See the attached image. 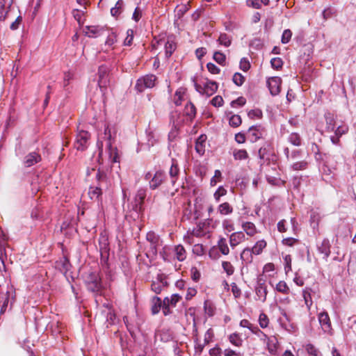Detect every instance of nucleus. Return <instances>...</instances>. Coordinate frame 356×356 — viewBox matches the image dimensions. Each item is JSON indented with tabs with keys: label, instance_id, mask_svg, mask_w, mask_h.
Returning <instances> with one entry per match:
<instances>
[{
	"label": "nucleus",
	"instance_id": "nucleus-22",
	"mask_svg": "<svg viewBox=\"0 0 356 356\" xmlns=\"http://www.w3.org/2000/svg\"><path fill=\"white\" fill-rule=\"evenodd\" d=\"M101 315L105 317L106 322L108 323L107 327L115 323L116 316L112 308L107 307L106 310H102Z\"/></svg>",
	"mask_w": 356,
	"mask_h": 356
},
{
	"label": "nucleus",
	"instance_id": "nucleus-62",
	"mask_svg": "<svg viewBox=\"0 0 356 356\" xmlns=\"http://www.w3.org/2000/svg\"><path fill=\"white\" fill-rule=\"evenodd\" d=\"M302 296L305 300V302L308 308V309H310V307L312 305V300L311 298L310 293L307 291L306 290H304L302 292Z\"/></svg>",
	"mask_w": 356,
	"mask_h": 356
},
{
	"label": "nucleus",
	"instance_id": "nucleus-46",
	"mask_svg": "<svg viewBox=\"0 0 356 356\" xmlns=\"http://www.w3.org/2000/svg\"><path fill=\"white\" fill-rule=\"evenodd\" d=\"M270 144L266 143L258 151V156L260 159H264L265 156L269 153Z\"/></svg>",
	"mask_w": 356,
	"mask_h": 356
},
{
	"label": "nucleus",
	"instance_id": "nucleus-20",
	"mask_svg": "<svg viewBox=\"0 0 356 356\" xmlns=\"http://www.w3.org/2000/svg\"><path fill=\"white\" fill-rule=\"evenodd\" d=\"M204 95L210 97L218 90V83L216 81L207 80L204 83Z\"/></svg>",
	"mask_w": 356,
	"mask_h": 356
},
{
	"label": "nucleus",
	"instance_id": "nucleus-19",
	"mask_svg": "<svg viewBox=\"0 0 356 356\" xmlns=\"http://www.w3.org/2000/svg\"><path fill=\"white\" fill-rule=\"evenodd\" d=\"M178 115L179 113L177 112H172L171 113L170 121L172 122L173 128L168 134V138L170 140H173L177 134L178 126L179 122L177 120H175V118L178 117Z\"/></svg>",
	"mask_w": 356,
	"mask_h": 356
},
{
	"label": "nucleus",
	"instance_id": "nucleus-63",
	"mask_svg": "<svg viewBox=\"0 0 356 356\" xmlns=\"http://www.w3.org/2000/svg\"><path fill=\"white\" fill-rule=\"evenodd\" d=\"M246 100L243 97H239L231 102L232 107L243 106L245 104Z\"/></svg>",
	"mask_w": 356,
	"mask_h": 356
},
{
	"label": "nucleus",
	"instance_id": "nucleus-3",
	"mask_svg": "<svg viewBox=\"0 0 356 356\" xmlns=\"http://www.w3.org/2000/svg\"><path fill=\"white\" fill-rule=\"evenodd\" d=\"M84 282L87 289L92 292H97L102 288V282L97 271H89L84 277Z\"/></svg>",
	"mask_w": 356,
	"mask_h": 356
},
{
	"label": "nucleus",
	"instance_id": "nucleus-29",
	"mask_svg": "<svg viewBox=\"0 0 356 356\" xmlns=\"http://www.w3.org/2000/svg\"><path fill=\"white\" fill-rule=\"evenodd\" d=\"M253 252L251 248H245L241 254V259L245 264H250L252 261Z\"/></svg>",
	"mask_w": 356,
	"mask_h": 356
},
{
	"label": "nucleus",
	"instance_id": "nucleus-61",
	"mask_svg": "<svg viewBox=\"0 0 356 356\" xmlns=\"http://www.w3.org/2000/svg\"><path fill=\"white\" fill-rule=\"evenodd\" d=\"M248 115L250 118L254 119V118H261L262 117V112L260 109H253L250 110Z\"/></svg>",
	"mask_w": 356,
	"mask_h": 356
},
{
	"label": "nucleus",
	"instance_id": "nucleus-14",
	"mask_svg": "<svg viewBox=\"0 0 356 356\" xmlns=\"http://www.w3.org/2000/svg\"><path fill=\"white\" fill-rule=\"evenodd\" d=\"M41 161V156L35 152H30L24 159V165L25 167L29 168L39 163Z\"/></svg>",
	"mask_w": 356,
	"mask_h": 356
},
{
	"label": "nucleus",
	"instance_id": "nucleus-58",
	"mask_svg": "<svg viewBox=\"0 0 356 356\" xmlns=\"http://www.w3.org/2000/svg\"><path fill=\"white\" fill-rule=\"evenodd\" d=\"M127 35V38L124 40V44L125 46H130L134 39V31L132 29H128Z\"/></svg>",
	"mask_w": 356,
	"mask_h": 356
},
{
	"label": "nucleus",
	"instance_id": "nucleus-33",
	"mask_svg": "<svg viewBox=\"0 0 356 356\" xmlns=\"http://www.w3.org/2000/svg\"><path fill=\"white\" fill-rule=\"evenodd\" d=\"M218 211L222 215H228L233 212V208L228 202H224L218 206Z\"/></svg>",
	"mask_w": 356,
	"mask_h": 356
},
{
	"label": "nucleus",
	"instance_id": "nucleus-48",
	"mask_svg": "<svg viewBox=\"0 0 356 356\" xmlns=\"http://www.w3.org/2000/svg\"><path fill=\"white\" fill-rule=\"evenodd\" d=\"M213 60L220 65H224L225 63V55L220 51H216L213 56Z\"/></svg>",
	"mask_w": 356,
	"mask_h": 356
},
{
	"label": "nucleus",
	"instance_id": "nucleus-55",
	"mask_svg": "<svg viewBox=\"0 0 356 356\" xmlns=\"http://www.w3.org/2000/svg\"><path fill=\"white\" fill-rule=\"evenodd\" d=\"M292 36V32L290 29H285L282 35L281 42L282 44H287Z\"/></svg>",
	"mask_w": 356,
	"mask_h": 356
},
{
	"label": "nucleus",
	"instance_id": "nucleus-13",
	"mask_svg": "<svg viewBox=\"0 0 356 356\" xmlns=\"http://www.w3.org/2000/svg\"><path fill=\"white\" fill-rule=\"evenodd\" d=\"M281 83L282 79L278 76H273L267 80V86L273 96H276L280 93Z\"/></svg>",
	"mask_w": 356,
	"mask_h": 356
},
{
	"label": "nucleus",
	"instance_id": "nucleus-10",
	"mask_svg": "<svg viewBox=\"0 0 356 356\" xmlns=\"http://www.w3.org/2000/svg\"><path fill=\"white\" fill-rule=\"evenodd\" d=\"M107 31L104 26H86L83 28L84 34L89 38H97Z\"/></svg>",
	"mask_w": 356,
	"mask_h": 356
},
{
	"label": "nucleus",
	"instance_id": "nucleus-44",
	"mask_svg": "<svg viewBox=\"0 0 356 356\" xmlns=\"http://www.w3.org/2000/svg\"><path fill=\"white\" fill-rule=\"evenodd\" d=\"M233 156L236 160H244L248 157V154L245 149H235Z\"/></svg>",
	"mask_w": 356,
	"mask_h": 356
},
{
	"label": "nucleus",
	"instance_id": "nucleus-21",
	"mask_svg": "<svg viewBox=\"0 0 356 356\" xmlns=\"http://www.w3.org/2000/svg\"><path fill=\"white\" fill-rule=\"evenodd\" d=\"M266 348L271 355H276L277 351L278 341L275 337H268L266 341Z\"/></svg>",
	"mask_w": 356,
	"mask_h": 356
},
{
	"label": "nucleus",
	"instance_id": "nucleus-27",
	"mask_svg": "<svg viewBox=\"0 0 356 356\" xmlns=\"http://www.w3.org/2000/svg\"><path fill=\"white\" fill-rule=\"evenodd\" d=\"M99 252H110L108 239L106 236L101 235L99 239Z\"/></svg>",
	"mask_w": 356,
	"mask_h": 356
},
{
	"label": "nucleus",
	"instance_id": "nucleus-53",
	"mask_svg": "<svg viewBox=\"0 0 356 356\" xmlns=\"http://www.w3.org/2000/svg\"><path fill=\"white\" fill-rule=\"evenodd\" d=\"M308 163L305 161H301L294 163L291 165V168L293 170H302L307 168Z\"/></svg>",
	"mask_w": 356,
	"mask_h": 356
},
{
	"label": "nucleus",
	"instance_id": "nucleus-12",
	"mask_svg": "<svg viewBox=\"0 0 356 356\" xmlns=\"http://www.w3.org/2000/svg\"><path fill=\"white\" fill-rule=\"evenodd\" d=\"M166 175L163 170H157L149 180V188L152 190L158 188L165 180Z\"/></svg>",
	"mask_w": 356,
	"mask_h": 356
},
{
	"label": "nucleus",
	"instance_id": "nucleus-26",
	"mask_svg": "<svg viewBox=\"0 0 356 356\" xmlns=\"http://www.w3.org/2000/svg\"><path fill=\"white\" fill-rule=\"evenodd\" d=\"M162 306V301L159 297L154 296L152 298L151 312L153 315L157 314Z\"/></svg>",
	"mask_w": 356,
	"mask_h": 356
},
{
	"label": "nucleus",
	"instance_id": "nucleus-8",
	"mask_svg": "<svg viewBox=\"0 0 356 356\" xmlns=\"http://www.w3.org/2000/svg\"><path fill=\"white\" fill-rule=\"evenodd\" d=\"M266 133L265 129L261 125L252 126L249 128L248 136L252 143L257 142L262 138Z\"/></svg>",
	"mask_w": 356,
	"mask_h": 356
},
{
	"label": "nucleus",
	"instance_id": "nucleus-34",
	"mask_svg": "<svg viewBox=\"0 0 356 356\" xmlns=\"http://www.w3.org/2000/svg\"><path fill=\"white\" fill-rule=\"evenodd\" d=\"M185 113L191 120H193L196 115V108L195 105L191 102H188L185 106Z\"/></svg>",
	"mask_w": 356,
	"mask_h": 356
},
{
	"label": "nucleus",
	"instance_id": "nucleus-38",
	"mask_svg": "<svg viewBox=\"0 0 356 356\" xmlns=\"http://www.w3.org/2000/svg\"><path fill=\"white\" fill-rule=\"evenodd\" d=\"M176 49V45L172 41H168L165 44V54L166 58H170Z\"/></svg>",
	"mask_w": 356,
	"mask_h": 356
},
{
	"label": "nucleus",
	"instance_id": "nucleus-30",
	"mask_svg": "<svg viewBox=\"0 0 356 356\" xmlns=\"http://www.w3.org/2000/svg\"><path fill=\"white\" fill-rule=\"evenodd\" d=\"M70 266V261L66 257H63L56 261V268L60 271L66 273Z\"/></svg>",
	"mask_w": 356,
	"mask_h": 356
},
{
	"label": "nucleus",
	"instance_id": "nucleus-18",
	"mask_svg": "<svg viewBox=\"0 0 356 356\" xmlns=\"http://www.w3.org/2000/svg\"><path fill=\"white\" fill-rule=\"evenodd\" d=\"M318 252L323 255V258L327 259L330 254V243L328 239L322 241L320 245H318Z\"/></svg>",
	"mask_w": 356,
	"mask_h": 356
},
{
	"label": "nucleus",
	"instance_id": "nucleus-56",
	"mask_svg": "<svg viewBox=\"0 0 356 356\" xmlns=\"http://www.w3.org/2000/svg\"><path fill=\"white\" fill-rule=\"evenodd\" d=\"M335 13V10L333 8L328 7L323 10L322 12V16L324 20H327L331 18Z\"/></svg>",
	"mask_w": 356,
	"mask_h": 356
},
{
	"label": "nucleus",
	"instance_id": "nucleus-6",
	"mask_svg": "<svg viewBox=\"0 0 356 356\" xmlns=\"http://www.w3.org/2000/svg\"><path fill=\"white\" fill-rule=\"evenodd\" d=\"M90 134L86 131L81 130L76 134V140L74 142V147L79 151H84L87 149Z\"/></svg>",
	"mask_w": 356,
	"mask_h": 356
},
{
	"label": "nucleus",
	"instance_id": "nucleus-17",
	"mask_svg": "<svg viewBox=\"0 0 356 356\" xmlns=\"http://www.w3.org/2000/svg\"><path fill=\"white\" fill-rule=\"evenodd\" d=\"M207 136L205 134H201L195 142V150L200 155H203L205 152Z\"/></svg>",
	"mask_w": 356,
	"mask_h": 356
},
{
	"label": "nucleus",
	"instance_id": "nucleus-5",
	"mask_svg": "<svg viewBox=\"0 0 356 356\" xmlns=\"http://www.w3.org/2000/svg\"><path fill=\"white\" fill-rule=\"evenodd\" d=\"M156 79L155 75L147 74L137 80L135 88L138 92H142L147 88H153L155 86Z\"/></svg>",
	"mask_w": 356,
	"mask_h": 356
},
{
	"label": "nucleus",
	"instance_id": "nucleus-39",
	"mask_svg": "<svg viewBox=\"0 0 356 356\" xmlns=\"http://www.w3.org/2000/svg\"><path fill=\"white\" fill-rule=\"evenodd\" d=\"M5 5L6 0H0V21H3L6 19L10 7V4L7 8Z\"/></svg>",
	"mask_w": 356,
	"mask_h": 356
},
{
	"label": "nucleus",
	"instance_id": "nucleus-45",
	"mask_svg": "<svg viewBox=\"0 0 356 356\" xmlns=\"http://www.w3.org/2000/svg\"><path fill=\"white\" fill-rule=\"evenodd\" d=\"M229 341L232 344L240 347L242 345L243 340L237 333H233L229 337Z\"/></svg>",
	"mask_w": 356,
	"mask_h": 356
},
{
	"label": "nucleus",
	"instance_id": "nucleus-4",
	"mask_svg": "<svg viewBox=\"0 0 356 356\" xmlns=\"http://www.w3.org/2000/svg\"><path fill=\"white\" fill-rule=\"evenodd\" d=\"M96 179L98 181V186H91L88 191V195L91 200H97L102 195V186L106 181V175L104 172L99 170L96 172Z\"/></svg>",
	"mask_w": 356,
	"mask_h": 356
},
{
	"label": "nucleus",
	"instance_id": "nucleus-36",
	"mask_svg": "<svg viewBox=\"0 0 356 356\" xmlns=\"http://www.w3.org/2000/svg\"><path fill=\"white\" fill-rule=\"evenodd\" d=\"M276 291L278 292L288 295L290 293V289L284 281H280L275 287Z\"/></svg>",
	"mask_w": 356,
	"mask_h": 356
},
{
	"label": "nucleus",
	"instance_id": "nucleus-37",
	"mask_svg": "<svg viewBox=\"0 0 356 356\" xmlns=\"http://www.w3.org/2000/svg\"><path fill=\"white\" fill-rule=\"evenodd\" d=\"M288 140L290 143L295 146H300L301 145V138L298 133L293 132L291 133L288 138Z\"/></svg>",
	"mask_w": 356,
	"mask_h": 356
},
{
	"label": "nucleus",
	"instance_id": "nucleus-25",
	"mask_svg": "<svg viewBox=\"0 0 356 356\" xmlns=\"http://www.w3.org/2000/svg\"><path fill=\"white\" fill-rule=\"evenodd\" d=\"M167 286V282L163 280L157 279L153 281L151 284V289L156 294H159L163 289Z\"/></svg>",
	"mask_w": 356,
	"mask_h": 356
},
{
	"label": "nucleus",
	"instance_id": "nucleus-51",
	"mask_svg": "<svg viewBox=\"0 0 356 356\" xmlns=\"http://www.w3.org/2000/svg\"><path fill=\"white\" fill-rule=\"evenodd\" d=\"M222 266L223 270L226 272L227 275L230 276L234 272V268L232 264L229 261H222Z\"/></svg>",
	"mask_w": 356,
	"mask_h": 356
},
{
	"label": "nucleus",
	"instance_id": "nucleus-23",
	"mask_svg": "<svg viewBox=\"0 0 356 356\" xmlns=\"http://www.w3.org/2000/svg\"><path fill=\"white\" fill-rule=\"evenodd\" d=\"M325 130L327 132L331 133L334 131V128L336 127V122L334 118V116L330 113H327L325 114Z\"/></svg>",
	"mask_w": 356,
	"mask_h": 356
},
{
	"label": "nucleus",
	"instance_id": "nucleus-15",
	"mask_svg": "<svg viewBox=\"0 0 356 356\" xmlns=\"http://www.w3.org/2000/svg\"><path fill=\"white\" fill-rule=\"evenodd\" d=\"M245 240V236L243 232H236L229 236V244L234 249L236 245Z\"/></svg>",
	"mask_w": 356,
	"mask_h": 356
},
{
	"label": "nucleus",
	"instance_id": "nucleus-40",
	"mask_svg": "<svg viewBox=\"0 0 356 356\" xmlns=\"http://www.w3.org/2000/svg\"><path fill=\"white\" fill-rule=\"evenodd\" d=\"M218 42L226 47L231 45L232 39L227 33H220L218 40Z\"/></svg>",
	"mask_w": 356,
	"mask_h": 356
},
{
	"label": "nucleus",
	"instance_id": "nucleus-24",
	"mask_svg": "<svg viewBox=\"0 0 356 356\" xmlns=\"http://www.w3.org/2000/svg\"><path fill=\"white\" fill-rule=\"evenodd\" d=\"M243 231L250 236H253L257 233L255 225L252 222H245L242 223Z\"/></svg>",
	"mask_w": 356,
	"mask_h": 356
},
{
	"label": "nucleus",
	"instance_id": "nucleus-16",
	"mask_svg": "<svg viewBox=\"0 0 356 356\" xmlns=\"http://www.w3.org/2000/svg\"><path fill=\"white\" fill-rule=\"evenodd\" d=\"M169 175L171 178L172 184L175 185L179 175V168L178 166V162L175 159H172V164L169 170Z\"/></svg>",
	"mask_w": 356,
	"mask_h": 356
},
{
	"label": "nucleus",
	"instance_id": "nucleus-9",
	"mask_svg": "<svg viewBox=\"0 0 356 356\" xmlns=\"http://www.w3.org/2000/svg\"><path fill=\"white\" fill-rule=\"evenodd\" d=\"M318 318L323 331L325 333L332 334L331 321L327 312L324 311L319 313Z\"/></svg>",
	"mask_w": 356,
	"mask_h": 356
},
{
	"label": "nucleus",
	"instance_id": "nucleus-49",
	"mask_svg": "<svg viewBox=\"0 0 356 356\" xmlns=\"http://www.w3.org/2000/svg\"><path fill=\"white\" fill-rule=\"evenodd\" d=\"M241 118L238 115H232L229 119V124L231 127H237L241 124Z\"/></svg>",
	"mask_w": 356,
	"mask_h": 356
},
{
	"label": "nucleus",
	"instance_id": "nucleus-32",
	"mask_svg": "<svg viewBox=\"0 0 356 356\" xmlns=\"http://www.w3.org/2000/svg\"><path fill=\"white\" fill-rule=\"evenodd\" d=\"M218 247L222 254L227 255L229 254V249L226 238L223 237L220 238L218 241Z\"/></svg>",
	"mask_w": 356,
	"mask_h": 356
},
{
	"label": "nucleus",
	"instance_id": "nucleus-43",
	"mask_svg": "<svg viewBox=\"0 0 356 356\" xmlns=\"http://www.w3.org/2000/svg\"><path fill=\"white\" fill-rule=\"evenodd\" d=\"M109 255L110 252L100 253V264L103 269L109 268Z\"/></svg>",
	"mask_w": 356,
	"mask_h": 356
},
{
	"label": "nucleus",
	"instance_id": "nucleus-52",
	"mask_svg": "<svg viewBox=\"0 0 356 356\" xmlns=\"http://www.w3.org/2000/svg\"><path fill=\"white\" fill-rule=\"evenodd\" d=\"M233 82L238 86H241L245 81V77L239 72H236L232 78Z\"/></svg>",
	"mask_w": 356,
	"mask_h": 356
},
{
	"label": "nucleus",
	"instance_id": "nucleus-41",
	"mask_svg": "<svg viewBox=\"0 0 356 356\" xmlns=\"http://www.w3.org/2000/svg\"><path fill=\"white\" fill-rule=\"evenodd\" d=\"M124 6V2L122 0H118L115 3V7L111 9V14L112 16H118L122 11V8Z\"/></svg>",
	"mask_w": 356,
	"mask_h": 356
},
{
	"label": "nucleus",
	"instance_id": "nucleus-64",
	"mask_svg": "<svg viewBox=\"0 0 356 356\" xmlns=\"http://www.w3.org/2000/svg\"><path fill=\"white\" fill-rule=\"evenodd\" d=\"M239 67L241 70L247 72L250 67V64L245 58H243L241 59Z\"/></svg>",
	"mask_w": 356,
	"mask_h": 356
},
{
	"label": "nucleus",
	"instance_id": "nucleus-42",
	"mask_svg": "<svg viewBox=\"0 0 356 356\" xmlns=\"http://www.w3.org/2000/svg\"><path fill=\"white\" fill-rule=\"evenodd\" d=\"M206 222H199L197 225V227L193 229L192 232V234L196 237H200L204 235V228L205 227Z\"/></svg>",
	"mask_w": 356,
	"mask_h": 356
},
{
	"label": "nucleus",
	"instance_id": "nucleus-31",
	"mask_svg": "<svg viewBox=\"0 0 356 356\" xmlns=\"http://www.w3.org/2000/svg\"><path fill=\"white\" fill-rule=\"evenodd\" d=\"M176 258L179 261H183L186 258V252L181 245H178L175 248Z\"/></svg>",
	"mask_w": 356,
	"mask_h": 356
},
{
	"label": "nucleus",
	"instance_id": "nucleus-60",
	"mask_svg": "<svg viewBox=\"0 0 356 356\" xmlns=\"http://www.w3.org/2000/svg\"><path fill=\"white\" fill-rule=\"evenodd\" d=\"M305 350L310 356H318V350L311 343L306 345Z\"/></svg>",
	"mask_w": 356,
	"mask_h": 356
},
{
	"label": "nucleus",
	"instance_id": "nucleus-47",
	"mask_svg": "<svg viewBox=\"0 0 356 356\" xmlns=\"http://www.w3.org/2000/svg\"><path fill=\"white\" fill-rule=\"evenodd\" d=\"M252 328V332L254 334H255L261 341L266 342L268 337L264 332H262L257 325H255L254 327Z\"/></svg>",
	"mask_w": 356,
	"mask_h": 356
},
{
	"label": "nucleus",
	"instance_id": "nucleus-28",
	"mask_svg": "<svg viewBox=\"0 0 356 356\" xmlns=\"http://www.w3.org/2000/svg\"><path fill=\"white\" fill-rule=\"evenodd\" d=\"M255 293L258 299L264 302L266 300V296L268 293L267 286H255Z\"/></svg>",
	"mask_w": 356,
	"mask_h": 356
},
{
	"label": "nucleus",
	"instance_id": "nucleus-35",
	"mask_svg": "<svg viewBox=\"0 0 356 356\" xmlns=\"http://www.w3.org/2000/svg\"><path fill=\"white\" fill-rule=\"evenodd\" d=\"M266 246V242L264 240L257 241L255 245L251 248L254 254H259L261 253L263 249Z\"/></svg>",
	"mask_w": 356,
	"mask_h": 356
},
{
	"label": "nucleus",
	"instance_id": "nucleus-7",
	"mask_svg": "<svg viewBox=\"0 0 356 356\" xmlns=\"http://www.w3.org/2000/svg\"><path fill=\"white\" fill-rule=\"evenodd\" d=\"M108 76V67L105 65L99 66L98 70V86L103 95L105 93L109 83Z\"/></svg>",
	"mask_w": 356,
	"mask_h": 356
},
{
	"label": "nucleus",
	"instance_id": "nucleus-59",
	"mask_svg": "<svg viewBox=\"0 0 356 356\" xmlns=\"http://www.w3.org/2000/svg\"><path fill=\"white\" fill-rule=\"evenodd\" d=\"M270 64L273 68L278 70L282 67L283 61L280 58H273L270 60Z\"/></svg>",
	"mask_w": 356,
	"mask_h": 356
},
{
	"label": "nucleus",
	"instance_id": "nucleus-1",
	"mask_svg": "<svg viewBox=\"0 0 356 356\" xmlns=\"http://www.w3.org/2000/svg\"><path fill=\"white\" fill-rule=\"evenodd\" d=\"M116 129L115 127H110L108 125L105 127L104 133L99 138L97 145L99 149V156L102 152V147L104 143L106 146V151L108 155V158L112 163L119 162V155L116 147L113 146L115 141Z\"/></svg>",
	"mask_w": 356,
	"mask_h": 356
},
{
	"label": "nucleus",
	"instance_id": "nucleus-54",
	"mask_svg": "<svg viewBox=\"0 0 356 356\" xmlns=\"http://www.w3.org/2000/svg\"><path fill=\"white\" fill-rule=\"evenodd\" d=\"M259 323L261 328H266L268 327L269 320L267 315L264 313H261L259 317Z\"/></svg>",
	"mask_w": 356,
	"mask_h": 356
},
{
	"label": "nucleus",
	"instance_id": "nucleus-2",
	"mask_svg": "<svg viewBox=\"0 0 356 356\" xmlns=\"http://www.w3.org/2000/svg\"><path fill=\"white\" fill-rule=\"evenodd\" d=\"M146 189L139 188L129 205L131 210L136 213L137 218L143 212V204L146 197Z\"/></svg>",
	"mask_w": 356,
	"mask_h": 356
},
{
	"label": "nucleus",
	"instance_id": "nucleus-11",
	"mask_svg": "<svg viewBox=\"0 0 356 356\" xmlns=\"http://www.w3.org/2000/svg\"><path fill=\"white\" fill-rule=\"evenodd\" d=\"M348 126L346 124L335 127L334 131H332L334 135L330 136V140L334 145H339L340 143V138L348 133Z\"/></svg>",
	"mask_w": 356,
	"mask_h": 356
},
{
	"label": "nucleus",
	"instance_id": "nucleus-57",
	"mask_svg": "<svg viewBox=\"0 0 356 356\" xmlns=\"http://www.w3.org/2000/svg\"><path fill=\"white\" fill-rule=\"evenodd\" d=\"M117 42V35L114 32H111L107 36L105 44L109 47L112 46Z\"/></svg>",
	"mask_w": 356,
	"mask_h": 356
},
{
	"label": "nucleus",
	"instance_id": "nucleus-50",
	"mask_svg": "<svg viewBox=\"0 0 356 356\" xmlns=\"http://www.w3.org/2000/svg\"><path fill=\"white\" fill-rule=\"evenodd\" d=\"M146 239L149 243H159V236L154 232H149L146 235Z\"/></svg>",
	"mask_w": 356,
	"mask_h": 356
}]
</instances>
